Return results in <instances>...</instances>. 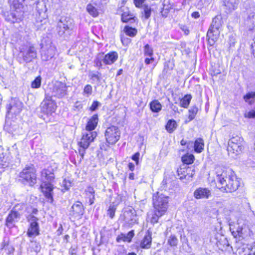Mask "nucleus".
I'll use <instances>...</instances> for the list:
<instances>
[{
    "label": "nucleus",
    "instance_id": "obj_45",
    "mask_svg": "<svg viewBox=\"0 0 255 255\" xmlns=\"http://www.w3.org/2000/svg\"><path fill=\"white\" fill-rule=\"evenodd\" d=\"M56 30L58 34L64 38H65L66 36L68 35L66 28L63 27V26H61V27L60 28L58 24H57Z\"/></svg>",
    "mask_w": 255,
    "mask_h": 255
},
{
    "label": "nucleus",
    "instance_id": "obj_60",
    "mask_svg": "<svg viewBox=\"0 0 255 255\" xmlns=\"http://www.w3.org/2000/svg\"><path fill=\"white\" fill-rule=\"evenodd\" d=\"M42 102H45L46 103H55L54 101L52 99V96L46 94L45 95V99Z\"/></svg>",
    "mask_w": 255,
    "mask_h": 255
},
{
    "label": "nucleus",
    "instance_id": "obj_27",
    "mask_svg": "<svg viewBox=\"0 0 255 255\" xmlns=\"http://www.w3.org/2000/svg\"><path fill=\"white\" fill-rule=\"evenodd\" d=\"M152 242V238L150 234L144 236L143 240L140 243V247L142 249H148L151 247Z\"/></svg>",
    "mask_w": 255,
    "mask_h": 255
},
{
    "label": "nucleus",
    "instance_id": "obj_48",
    "mask_svg": "<svg viewBox=\"0 0 255 255\" xmlns=\"http://www.w3.org/2000/svg\"><path fill=\"white\" fill-rule=\"evenodd\" d=\"M116 209L117 207L115 205H111L110 206L107 211V214L111 219H113L114 217Z\"/></svg>",
    "mask_w": 255,
    "mask_h": 255
},
{
    "label": "nucleus",
    "instance_id": "obj_51",
    "mask_svg": "<svg viewBox=\"0 0 255 255\" xmlns=\"http://www.w3.org/2000/svg\"><path fill=\"white\" fill-rule=\"evenodd\" d=\"M30 247L36 253H38L40 251L41 247L39 243L35 241H31Z\"/></svg>",
    "mask_w": 255,
    "mask_h": 255
},
{
    "label": "nucleus",
    "instance_id": "obj_22",
    "mask_svg": "<svg viewBox=\"0 0 255 255\" xmlns=\"http://www.w3.org/2000/svg\"><path fill=\"white\" fill-rule=\"evenodd\" d=\"M104 64L105 65H111L113 64L118 58V54L116 52H111L106 55L103 53Z\"/></svg>",
    "mask_w": 255,
    "mask_h": 255
},
{
    "label": "nucleus",
    "instance_id": "obj_55",
    "mask_svg": "<svg viewBox=\"0 0 255 255\" xmlns=\"http://www.w3.org/2000/svg\"><path fill=\"white\" fill-rule=\"evenodd\" d=\"M84 93L88 95H91L92 93V87L90 85H87L84 89Z\"/></svg>",
    "mask_w": 255,
    "mask_h": 255
},
{
    "label": "nucleus",
    "instance_id": "obj_63",
    "mask_svg": "<svg viewBox=\"0 0 255 255\" xmlns=\"http://www.w3.org/2000/svg\"><path fill=\"white\" fill-rule=\"evenodd\" d=\"M154 61V58L152 57V56H151V57H150V58H145V63L146 64L148 65V64H149L152 63Z\"/></svg>",
    "mask_w": 255,
    "mask_h": 255
},
{
    "label": "nucleus",
    "instance_id": "obj_41",
    "mask_svg": "<svg viewBox=\"0 0 255 255\" xmlns=\"http://www.w3.org/2000/svg\"><path fill=\"white\" fill-rule=\"evenodd\" d=\"M246 102L252 105L255 100V91L248 93L243 97Z\"/></svg>",
    "mask_w": 255,
    "mask_h": 255
},
{
    "label": "nucleus",
    "instance_id": "obj_32",
    "mask_svg": "<svg viewBox=\"0 0 255 255\" xmlns=\"http://www.w3.org/2000/svg\"><path fill=\"white\" fill-rule=\"evenodd\" d=\"M10 158L8 155L0 156V169H4L9 166Z\"/></svg>",
    "mask_w": 255,
    "mask_h": 255
},
{
    "label": "nucleus",
    "instance_id": "obj_10",
    "mask_svg": "<svg viewBox=\"0 0 255 255\" xmlns=\"http://www.w3.org/2000/svg\"><path fill=\"white\" fill-rule=\"evenodd\" d=\"M56 47L51 43L49 45L41 46V59L43 61H48L51 60L55 55Z\"/></svg>",
    "mask_w": 255,
    "mask_h": 255
},
{
    "label": "nucleus",
    "instance_id": "obj_16",
    "mask_svg": "<svg viewBox=\"0 0 255 255\" xmlns=\"http://www.w3.org/2000/svg\"><path fill=\"white\" fill-rule=\"evenodd\" d=\"M193 170L191 167L180 168L177 170L178 175L180 180L186 179L190 180L194 175Z\"/></svg>",
    "mask_w": 255,
    "mask_h": 255
},
{
    "label": "nucleus",
    "instance_id": "obj_26",
    "mask_svg": "<svg viewBox=\"0 0 255 255\" xmlns=\"http://www.w3.org/2000/svg\"><path fill=\"white\" fill-rule=\"evenodd\" d=\"M141 7L143 9L141 12V18L143 20H147L151 16V8L146 4H144Z\"/></svg>",
    "mask_w": 255,
    "mask_h": 255
},
{
    "label": "nucleus",
    "instance_id": "obj_43",
    "mask_svg": "<svg viewBox=\"0 0 255 255\" xmlns=\"http://www.w3.org/2000/svg\"><path fill=\"white\" fill-rule=\"evenodd\" d=\"M198 111V109L196 106H195L191 107V108L189 110V120L188 122H190L195 118V117L197 114Z\"/></svg>",
    "mask_w": 255,
    "mask_h": 255
},
{
    "label": "nucleus",
    "instance_id": "obj_7",
    "mask_svg": "<svg viewBox=\"0 0 255 255\" xmlns=\"http://www.w3.org/2000/svg\"><path fill=\"white\" fill-rule=\"evenodd\" d=\"M120 134L119 128L114 126L108 128L105 132L107 142L111 144H115L119 140Z\"/></svg>",
    "mask_w": 255,
    "mask_h": 255
},
{
    "label": "nucleus",
    "instance_id": "obj_52",
    "mask_svg": "<svg viewBox=\"0 0 255 255\" xmlns=\"http://www.w3.org/2000/svg\"><path fill=\"white\" fill-rule=\"evenodd\" d=\"M121 40L123 44L126 46L131 42V39L127 37L124 34H121Z\"/></svg>",
    "mask_w": 255,
    "mask_h": 255
},
{
    "label": "nucleus",
    "instance_id": "obj_1",
    "mask_svg": "<svg viewBox=\"0 0 255 255\" xmlns=\"http://www.w3.org/2000/svg\"><path fill=\"white\" fill-rule=\"evenodd\" d=\"M56 169L57 167L54 164L47 167V168L43 169L41 173L42 183L40 188L45 197L47 199L48 201L50 203H52L53 201V185L52 183L55 179L54 172Z\"/></svg>",
    "mask_w": 255,
    "mask_h": 255
},
{
    "label": "nucleus",
    "instance_id": "obj_33",
    "mask_svg": "<svg viewBox=\"0 0 255 255\" xmlns=\"http://www.w3.org/2000/svg\"><path fill=\"white\" fill-rule=\"evenodd\" d=\"M177 124L174 120H169L165 126V128L169 133L173 132L177 128Z\"/></svg>",
    "mask_w": 255,
    "mask_h": 255
},
{
    "label": "nucleus",
    "instance_id": "obj_18",
    "mask_svg": "<svg viewBox=\"0 0 255 255\" xmlns=\"http://www.w3.org/2000/svg\"><path fill=\"white\" fill-rule=\"evenodd\" d=\"M57 24L60 28L61 26L66 28L68 34H70L73 28V20L69 17H61Z\"/></svg>",
    "mask_w": 255,
    "mask_h": 255
},
{
    "label": "nucleus",
    "instance_id": "obj_17",
    "mask_svg": "<svg viewBox=\"0 0 255 255\" xmlns=\"http://www.w3.org/2000/svg\"><path fill=\"white\" fill-rule=\"evenodd\" d=\"M223 6L227 13L232 12L237 8L239 0H222Z\"/></svg>",
    "mask_w": 255,
    "mask_h": 255
},
{
    "label": "nucleus",
    "instance_id": "obj_3",
    "mask_svg": "<svg viewBox=\"0 0 255 255\" xmlns=\"http://www.w3.org/2000/svg\"><path fill=\"white\" fill-rule=\"evenodd\" d=\"M217 181L221 184L220 189L222 192H232L238 189L240 186L235 173L231 170L217 171Z\"/></svg>",
    "mask_w": 255,
    "mask_h": 255
},
{
    "label": "nucleus",
    "instance_id": "obj_20",
    "mask_svg": "<svg viewBox=\"0 0 255 255\" xmlns=\"http://www.w3.org/2000/svg\"><path fill=\"white\" fill-rule=\"evenodd\" d=\"M211 195V191L206 188H198L194 192V196L196 199H208Z\"/></svg>",
    "mask_w": 255,
    "mask_h": 255
},
{
    "label": "nucleus",
    "instance_id": "obj_49",
    "mask_svg": "<svg viewBox=\"0 0 255 255\" xmlns=\"http://www.w3.org/2000/svg\"><path fill=\"white\" fill-rule=\"evenodd\" d=\"M144 53L145 56L151 57L153 55V50L149 45L147 44L144 47Z\"/></svg>",
    "mask_w": 255,
    "mask_h": 255
},
{
    "label": "nucleus",
    "instance_id": "obj_30",
    "mask_svg": "<svg viewBox=\"0 0 255 255\" xmlns=\"http://www.w3.org/2000/svg\"><path fill=\"white\" fill-rule=\"evenodd\" d=\"M150 109L152 112L158 113L161 110L162 105L157 100H153L149 104Z\"/></svg>",
    "mask_w": 255,
    "mask_h": 255
},
{
    "label": "nucleus",
    "instance_id": "obj_58",
    "mask_svg": "<svg viewBox=\"0 0 255 255\" xmlns=\"http://www.w3.org/2000/svg\"><path fill=\"white\" fill-rule=\"evenodd\" d=\"M144 1L145 0H133L134 4L137 7H141Z\"/></svg>",
    "mask_w": 255,
    "mask_h": 255
},
{
    "label": "nucleus",
    "instance_id": "obj_42",
    "mask_svg": "<svg viewBox=\"0 0 255 255\" xmlns=\"http://www.w3.org/2000/svg\"><path fill=\"white\" fill-rule=\"evenodd\" d=\"M181 160L183 163L190 164L193 162L194 156L193 154H185L182 157Z\"/></svg>",
    "mask_w": 255,
    "mask_h": 255
},
{
    "label": "nucleus",
    "instance_id": "obj_29",
    "mask_svg": "<svg viewBox=\"0 0 255 255\" xmlns=\"http://www.w3.org/2000/svg\"><path fill=\"white\" fill-rule=\"evenodd\" d=\"M255 24V13H251L249 14L245 20V25L247 27L251 29H252Z\"/></svg>",
    "mask_w": 255,
    "mask_h": 255
},
{
    "label": "nucleus",
    "instance_id": "obj_19",
    "mask_svg": "<svg viewBox=\"0 0 255 255\" xmlns=\"http://www.w3.org/2000/svg\"><path fill=\"white\" fill-rule=\"evenodd\" d=\"M56 109L55 103H48L42 102L40 105V111L42 113L48 115L54 113Z\"/></svg>",
    "mask_w": 255,
    "mask_h": 255
},
{
    "label": "nucleus",
    "instance_id": "obj_2",
    "mask_svg": "<svg viewBox=\"0 0 255 255\" xmlns=\"http://www.w3.org/2000/svg\"><path fill=\"white\" fill-rule=\"evenodd\" d=\"M169 197L163 193L157 192L152 196L153 210L150 222L158 223L159 219L166 212L168 207Z\"/></svg>",
    "mask_w": 255,
    "mask_h": 255
},
{
    "label": "nucleus",
    "instance_id": "obj_21",
    "mask_svg": "<svg viewBox=\"0 0 255 255\" xmlns=\"http://www.w3.org/2000/svg\"><path fill=\"white\" fill-rule=\"evenodd\" d=\"M18 128L17 123L14 120H11L7 117H6L4 129L9 133L15 131Z\"/></svg>",
    "mask_w": 255,
    "mask_h": 255
},
{
    "label": "nucleus",
    "instance_id": "obj_61",
    "mask_svg": "<svg viewBox=\"0 0 255 255\" xmlns=\"http://www.w3.org/2000/svg\"><path fill=\"white\" fill-rule=\"evenodd\" d=\"M245 255H255V246L248 249V252L246 253Z\"/></svg>",
    "mask_w": 255,
    "mask_h": 255
},
{
    "label": "nucleus",
    "instance_id": "obj_9",
    "mask_svg": "<svg viewBox=\"0 0 255 255\" xmlns=\"http://www.w3.org/2000/svg\"><path fill=\"white\" fill-rule=\"evenodd\" d=\"M122 218H123L125 223L129 226L137 222L136 211L131 206L125 208Z\"/></svg>",
    "mask_w": 255,
    "mask_h": 255
},
{
    "label": "nucleus",
    "instance_id": "obj_36",
    "mask_svg": "<svg viewBox=\"0 0 255 255\" xmlns=\"http://www.w3.org/2000/svg\"><path fill=\"white\" fill-rule=\"evenodd\" d=\"M102 63H104L103 53H100L94 60L95 66L98 67L99 69L102 68Z\"/></svg>",
    "mask_w": 255,
    "mask_h": 255
},
{
    "label": "nucleus",
    "instance_id": "obj_38",
    "mask_svg": "<svg viewBox=\"0 0 255 255\" xmlns=\"http://www.w3.org/2000/svg\"><path fill=\"white\" fill-rule=\"evenodd\" d=\"M192 96L191 95H186L183 98L180 99V106L181 107L187 108L191 101Z\"/></svg>",
    "mask_w": 255,
    "mask_h": 255
},
{
    "label": "nucleus",
    "instance_id": "obj_15",
    "mask_svg": "<svg viewBox=\"0 0 255 255\" xmlns=\"http://www.w3.org/2000/svg\"><path fill=\"white\" fill-rule=\"evenodd\" d=\"M67 86L61 82H57L54 86V95L58 98H62L67 94Z\"/></svg>",
    "mask_w": 255,
    "mask_h": 255
},
{
    "label": "nucleus",
    "instance_id": "obj_44",
    "mask_svg": "<svg viewBox=\"0 0 255 255\" xmlns=\"http://www.w3.org/2000/svg\"><path fill=\"white\" fill-rule=\"evenodd\" d=\"M87 10L93 16L96 17L98 15L97 8L91 4H88L87 6Z\"/></svg>",
    "mask_w": 255,
    "mask_h": 255
},
{
    "label": "nucleus",
    "instance_id": "obj_35",
    "mask_svg": "<svg viewBox=\"0 0 255 255\" xmlns=\"http://www.w3.org/2000/svg\"><path fill=\"white\" fill-rule=\"evenodd\" d=\"M124 32L126 35L133 37L136 35L137 30L135 28L126 25L124 27Z\"/></svg>",
    "mask_w": 255,
    "mask_h": 255
},
{
    "label": "nucleus",
    "instance_id": "obj_57",
    "mask_svg": "<svg viewBox=\"0 0 255 255\" xmlns=\"http://www.w3.org/2000/svg\"><path fill=\"white\" fill-rule=\"evenodd\" d=\"M245 117L248 118H255V110L249 111V112L245 113Z\"/></svg>",
    "mask_w": 255,
    "mask_h": 255
},
{
    "label": "nucleus",
    "instance_id": "obj_13",
    "mask_svg": "<svg viewBox=\"0 0 255 255\" xmlns=\"http://www.w3.org/2000/svg\"><path fill=\"white\" fill-rule=\"evenodd\" d=\"M97 136V132L91 130H86L83 133L81 141L79 144L80 147L88 148L90 144Z\"/></svg>",
    "mask_w": 255,
    "mask_h": 255
},
{
    "label": "nucleus",
    "instance_id": "obj_31",
    "mask_svg": "<svg viewBox=\"0 0 255 255\" xmlns=\"http://www.w3.org/2000/svg\"><path fill=\"white\" fill-rule=\"evenodd\" d=\"M195 151L197 153H200L204 149V142L202 138L197 139L194 143Z\"/></svg>",
    "mask_w": 255,
    "mask_h": 255
},
{
    "label": "nucleus",
    "instance_id": "obj_53",
    "mask_svg": "<svg viewBox=\"0 0 255 255\" xmlns=\"http://www.w3.org/2000/svg\"><path fill=\"white\" fill-rule=\"evenodd\" d=\"M27 220L30 224H38L37 221L38 219L35 217L34 215L30 214L27 217Z\"/></svg>",
    "mask_w": 255,
    "mask_h": 255
},
{
    "label": "nucleus",
    "instance_id": "obj_40",
    "mask_svg": "<svg viewBox=\"0 0 255 255\" xmlns=\"http://www.w3.org/2000/svg\"><path fill=\"white\" fill-rule=\"evenodd\" d=\"M89 77L93 83H96L98 84L101 82V73L98 71H97L95 73H90Z\"/></svg>",
    "mask_w": 255,
    "mask_h": 255
},
{
    "label": "nucleus",
    "instance_id": "obj_11",
    "mask_svg": "<svg viewBox=\"0 0 255 255\" xmlns=\"http://www.w3.org/2000/svg\"><path fill=\"white\" fill-rule=\"evenodd\" d=\"M20 53L22 54L23 61L26 63L30 62L37 57L36 49L32 45L27 46L25 49H21Z\"/></svg>",
    "mask_w": 255,
    "mask_h": 255
},
{
    "label": "nucleus",
    "instance_id": "obj_46",
    "mask_svg": "<svg viewBox=\"0 0 255 255\" xmlns=\"http://www.w3.org/2000/svg\"><path fill=\"white\" fill-rule=\"evenodd\" d=\"M178 240L175 235H171L168 240V244L171 247H176L178 244Z\"/></svg>",
    "mask_w": 255,
    "mask_h": 255
},
{
    "label": "nucleus",
    "instance_id": "obj_47",
    "mask_svg": "<svg viewBox=\"0 0 255 255\" xmlns=\"http://www.w3.org/2000/svg\"><path fill=\"white\" fill-rule=\"evenodd\" d=\"M41 78L40 76L37 77L31 83V88H38L41 86Z\"/></svg>",
    "mask_w": 255,
    "mask_h": 255
},
{
    "label": "nucleus",
    "instance_id": "obj_23",
    "mask_svg": "<svg viewBox=\"0 0 255 255\" xmlns=\"http://www.w3.org/2000/svg\"><path fill=\"white\" fill-rule=\"evenodd\" d=\"M99 119L97 114L93 115L88 122L86 126V130L93 131L97 127Z\"/></svg>",
    "mask_w": 255,
    "mask_h": 255
},
{
    "label": "nucleus",
    "instance_id": "obj_37",
    "mask_svg": "<svg viewBox=\"0 0 255 255\" xmlns=\"http://www.w3.org/2000/svg\"><path fill=\"white\" fill-rule=\"evenodd\" d=\"M85 192L86 194L89 196L90 204H93L95 200V190L92 187L89 186L86 189Z\"/></svg>",
    "mask_w": 255,
    "mask_h": 255
},
{
    "label": "nucleus",
    "instance_id": "obj_14",
    "mask_svg": "<svg viewBox=\"0 0 255 255\" xmlns=\"http://www.w3.org/2000/svg\"><path fill=\"white\" fill-rule=\"evenodd\" d=\"M84 208L82 202L77 201L73 204L69 212L70 215L75 218L80 219L84 213Z\"/></svg>",
    "mask_w": 255,
    "mask_h": 255
},
{
    "label": "nucleus",
    "instance_id": "obj_28",
    "mask_svg": "<svg viewBox=\"0 0 255 255\" xmlns=\"http://www.w3.org/2000/svg\"><path fill=\"white\" fill-rule=\"evenodd\" d=\"M122 21L123 22L132 23L135 21V17L128 12H124L122 14Z\"/></svg>",
    "mask_w": 255,
    "mask_h": 255
},
{
    "label": "nucleus",
    "instance_id": "obj_6",
    "mask_svg": "<svg viewBox=\"0 0 255 255\" xmlns=\"http://www.w3.org/2000/svg\"><path fill=\"white\" fill-rule=\"evenodd\" d=\"M228 144V154L233 157L240 154L244 148L243 138L239 136L232 137L229 139Z\"/></svg>",
    "mask_w": 255,
    "mask_h": 255
},
{
    "label": "nucleus",
    "instance_id": "obj_5",
    "mask_svg": "<svg viewBox=\"0 0 255 255\" xmlns=\"http://www.w3.org/2000/svg\"><path fill=\"white\" fill-rule=\"evenodd\" d=\"M19 180L24 184L33 186L36 183V169L33 164L26 165L19 174Z\"/></svg>",
    "mask_w": 255,
    "mask_h": 255
},
{
    "label": "nucleus",
    "instance_id": "obj_25",
    "mask_svg": "<svg viewBox=\"0 0 255 255\" xmlns=\"http://www.w3.org/2000/svg\"><path fill=\"white\" fill-rule=\"evenodd\" d=\"M27 234L29 237L38 236L39 234L38 224H30L28 229Z\"/></svg>",
    "mask_w": 255,
    "mask_h": 255
},
{
    "label": "nucleus",
    "instance_id": "obj_59",
    "mask_svg": "<svg viewBox=\"0 0 255 255\" xmlns=\"http://www.w3.org/2000/svg\"><path fill=\"white\" fill-rule=\"evenodd\" d=\"M139 155L140 154L139 152H136L131 157V159L135 161L136 165H138V164Z\"/></svg>",
    "mask_w": 255,
    "mask_h": 255
},
{
    "label": "nucleus",
    "instance_id": "obj_8",
    "mask_svg": "<svg viewBox=\"0 0 255 255\" xmlns=\"http://www.w3.org/2000/svg\"><path fill=\"white\" fill-rule=\"evenodd\" d=\"M23 106V103L18 98H11L6 106L7 114L16 116L21 112Z\"/></svg>",
    "mask_w": 255,
    "mask_h": 255
},
{
    "label": "nucleus",
    "instance_id": "obj_34",
    "mask_svg": "<svg viewBox=\"0 0 255 255\" xmlns=\"http://www.w3.org/2000/svg\"><path fill=\"white\" fill-rule=\"evenodd\" d=\"M232 235L234 238L240 240L244 238V228L243 227L238 226L236 231H233L232 232Z\"/></svg>",
    "mask_w": 255,
    "mask_h": 255
},
{
    "label": "nucleus",
    "instance_id": "obj_12",
    "mask_svg": "<svg viewBox=\"0 0 255 255\" xmlns=\"http://www.w3.org/2000/svg\"><path fill=\"white\" fill-rule=\"evenodd\" d=\"M17 206H15L8 213L5 220V226L11 229L14 226V223L18 221L20 218V213L16 210Z\"/></svg>",
    "mask_w": 255,
    "mask_h": 255
},
{
    "label": "nucleus",
    "instance_id": "obj_62",
    "mask_svg": "<svg viewBox=\"0 0 255 255\" xmlns=\"http://www.w3.org/2000/svg\"><path fill=\"white\" fill-rule=\"evenodd\" d=\"M86 149V148H85L84 147H81V148L79 149V154L81 155L82 159H83L84 157V154L85 153Z\"/></svg>",
    "mask_w": 255,
    "mask_h": 255
},
{
    "label": "nucleus",
    "instance_id": "obj_39",
    "mask_svg": "<svg viewBox=\"0 0 255 255\" xmlns=\"http://www.w3.org/2000/svg\"><path fill=\"white\" fill-rule=\"evenodd\" d=\"M5 19L6 21L11 23L18 22L20 20V18L16 16L15 12L8 13L7 14L5 15Z\"/></svg>",
    "mask_w": 255,
    "mask_h": 255
},
{
    "label": "nucleus",
    "instance_id": "obj_64",
    "mask_svg": "<svg viewBox=\"0 0 255 255\" xmlns=\"http://www.w3.org/2000/svg\"><path fill=\"white\" fill-rule=\"evenodd\" d=\"M63 184L66 190H68L71 186V182L69 181L67 182L65 180H64Z\"/></svg>",
    "mask_w": 255,
    "mask_h": 255
},
{
    "label": "nucleus",
    "instance_id": "obj_50",
    "mask_svg": "<svg viewBox=\"0 0 255 255\" xmlns=\"http://www.w3.org/2000/svg\"><path fill=\"white\" fill-rule=\"evenodd\" d=\"M36 8L39 13L46 10V6L43 1H38L36 3Z\"/></svg>",
    "mask_w": 255,
    "mask_h": 255
},
{
    "label": "nucleus",
    "instance_id": "obj_56",
    "mask_svg": "<svg viewBox=\"0 0 255 255\" xmlns=\"http://www.w3.org/2000/svg\"><path fill=\"white\" fill-rule=\"evenodd\" d=\"M19 0H13L12 3L10 4L11 6H12L15 9L19 8L22 4L19 2Z\"/></svg>",
    "mask_w": 255,
    "mask_h": 255
},
{
    "label": "nucleus",
    "instance_id": "obj_24",
    "mask_svg": "<svg viewBox=\"0 0 255 255\" xmlns=\"http://www.w3.org/2000/svg\"><path fill=\"white\" fill-rule=\"evenodd\" d=\"M134 235L133 230L129 231L127 235L124 234H121L119 235L117 238L116 241L118 243H120L121 241L124 242H127L130 243L131 241L132 238Z\"/></svg>",
    "mask_w": 255,
    "mask_h": 255
},
{
    "label": "nucleus",
    "instance_id": "obj_54",
    "mask_svg": "<svg viewBox=\"0 0 255 255\" xmlns=\"http://www.w3.org/2000/svg\"><path fill=\"white\" fill-rule=\"evenodd\" d=\"M101 106V103L98 101H94L92 105L90 108V110L92 112L96 111L99 106Z\"/></svg>",
    "mask_w": 255,
    "mask_h": 255
},
{
    "label": "nucleus",
    "instance_id": "obj_4",
    "mask_svg": "<svg viewBox=\"0 0 255 255\" xmlns=\"http://www.w3.org/2000/svg\"><path fill=\"white\" fill-rule=\"evenodd\" d=\"M222 20L221 15H217L212 20V23L207 33L208 44L213 46L218 40L220 35V29L222 26Z\"/></svg>",
    "mask_w": 255,
    "mask_h": 255
}]
</instances>
